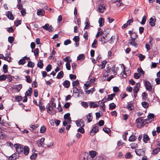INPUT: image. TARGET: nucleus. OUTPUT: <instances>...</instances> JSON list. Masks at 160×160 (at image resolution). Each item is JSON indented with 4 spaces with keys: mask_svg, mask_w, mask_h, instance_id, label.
<instances>
[{
    "mask_svg": "<svg viewBox=\"0 0 160 160\" xmlns=\"http://www.w3.org/2000/svg\"><path fill=\"white\" fill-rule=\"evenodd\" d=\"M79 89H78L77 87H74L73 88V93L77 94H78V91H79Z\"/></svg>",
    "mask_w": 160,
    "mask_h": 160,
    "instance_id": "bf43d9fd",
    "label": "nucleus"
},
{
    "mask_svg": "<svg viewBox=\"0 0 160 160\" xmlns=\"http://www.w3.org/2000/svg\"><path fill=\"white\" fill-rule=\"evenodd\" d=\"M131 148L132 149H135L136 148H138V144L135 143H132L130 144Z\"/></svg>",
    "mask_w": 160,
    "mask_h": 160,
    "instance_id": "c03bdc74",
    "label": "nucleus"
},
{
    "mask_svg": "<svg viewBox=\"0 0 160 160\" xmlns=\"http://www.w3.org/2000/svg\"><path fill=\"white\" fill-rule=\"evenodd\" d=\"M15 25L16 27L18 26V25L21 24V21L20 20H17L14 22Z\"/></svg>",
    "mask_w": 160,
    "mask_h": 160,
    "instance_id": "052dcab7",
    "label": "nucleus"
},
{
    "mask_svg": "<svg viewBox=\"0 0 160 160\" xmlns=\"http://www.w3.org/2000/svg\"><path fill=\"white\" fill-rule=\"evenodd\" d=\"M52 69V66L50 64H48L46 68V70L47 72L50 71Z\"/></svg>",
    "mask_w": 160,
    "mask_h": 160,
    "instance_id": "8fccbe9b",
    "label": "nucleus"
},
{
    "mask_svg": "<svg viewBox=\"0 0 160 160\" xmlns=\"http://www.w3.org/2000/svg\"><path fill=\"white\" fill-rule=\"evenodd\" d=\"M156 22V19L153 18H151L149 19V23L151 27H154L155 25V22Z\"/></svg>",
    "mask_w": 160,
    "mask_h": 160,
    "instance_id": "1a4fd4ad",
    "label": "nucleus"
},
{
    "mask_svg": "<svg viewBox=\"0 0 160 160\" xmlns=\"http://www.w3.org/2000/svg\"><path fill=\"white\" fill-rule=\"evenodd\" d=\"M76 123L78 127H83L84 126V123L81 119L77 121Z\"/></svg>",
    "mask_w": 160,
    "mask_h": 160,
    "instance_id": "0eeeda50",
    "label": "nucleus"
},
{
    "mask_svg": "<svg viewBox=\"0 0 160 160\" xmlns=\"http://www.w3.org/2000/svg\"><path fill=\"white\" fill-rule=\"evenodd\" d=\"M45 139L43 138H41L37 142V145L39 147H43L44 146V142Z\"/></svg>",
    "mask_w": 160,
    "mask_h": 160,
    "instance_id": "423d86ee",
    "label": "nucleus"
},
{
    "mask_svg": "<svg viewBox=\"0 0 160 160\" xmlns=\"http://www.w3.org/2000/svg\"><path fill=\"white\" fill-rule=\"evenodd\" d=\"M98 22L99 24V26L100 27H102L104 25V19L102 18H100L98 20Z\"/></svg>",
    "mask_w": 160,
    "mask_h": 160,
    "instance_id": "412c9836",
    "label": "nucleus"
},
{
    "mask_svg": "<svg viewBox=\"0 0 160 160\" xmlns=\"http://www.w3.org/2000/svg\"><path fill=\"white\" fill-rule=\"evenodd\" d=\"M31 52H33L34 53V55L35 57H38V54L39 52V50L38 48H37L35 49L34 51H33V50H32Z\"/></svg>",
    "mask_w": 160,
    "mask_h": 160,
    "instance_id": "cd10ccee",
    "label": "nucleus"
},
{
    "mask_svg": "<svg viewBox=\"0 0 160 160\" xmlns=\"http://www.w3.org/2000/svg\"><path fill=\"white\" fill-rule=\"evenodd\" d=\"M18 155L16 153L12 154L11 156L9 157L8 158V160H15L18 158Z\"/></svg>",
    "mask_w": 160,
    "mask_h": 160,
    "instance_id": "9b49d317",
    "label": "nucleus"
},
{
    "mask_svg": "<svg viewBox=\"0 0 160 160\" xmlns=\"http://www.w3.org/2000/svg\"><path fill=\"white\" fill-rule=\"evenodd\" d=\"M88 154H85L81 156L82 158H81V160H88Z\"/></svg>",
    "mask_w": 160,
    "mask_h": 160,
    "instance_id": "a18cd8bd",
    "label": "nucleus"
},
{
    "mask_svg": "<svg viewBox=\"0 0 160 160\" xmlns=\"http://www.w3.org/2000/svg\"><path fill=\"white\" fill-rule=\"evenodd\" d=\"M24 154L25 155H27L29 152V148L27 146H25L23 148Z\"/></svg>",
    "mask_w": 160,
    "mask_h": 160,
    "instance_id": "4468645a",
    "label": "nucleus"
},
{
    "mask_svg": "<svg viewBox=\"0 0 160 160\" xmlns=\"http://www.w3.org/2000/svg\"><path fill=\"white\" fill-rule=\"evenodd\" d=\"M106 9L105 5L104 4H101L98 8V12L102 13L104 10Z\"/></svg>",
    "mask_w": 160,
    "mask_h": 160,
    "instance_id": "39448f33",
    "label": "nucleus"
},
{
    "mask_svg": "<svg viewBox=\"0 0 160 160\" xmlns=\"http://www.w3.org/2000/svg\"><path fill=\"white\" fill-rule=\"evenodd\" d=\"M159 152H160V149L157 148L153 150L152 152L153 154L155 155L157 154Z\"/></svg>",
    "mask_w": 160,
    "mask_h": 160,
    "instance_id": "37998d69",
    "label": "nucleus"
},
{
    "mask_svg": "<svg viewBox=\"0 0 160 160\" xmlns=\"http://www.w3.org/2000/svg\"><path fill=\"white\" fill-rule=\"evenodd\" d=\"M26 61H25L24 59L22 58L20 59L18 62V63L19 65H24L26 63Z\"/></svg>",
    "mask_w": 160,
    "mask_h": 160,
    "instance_id": "58836bf2",
    "label": "nucleus"
},
{
    "mask_svg": "<svg viewBox=\"0 0 160 160\" xmlns=\"http://www.w3.org/2000/svg\"><path fill=\"white\" fill-rule=\"evenodd\" d=\"M130 37L131 39H136L138 37V35L137 34L136 32H133L132 34L130 35Z\"/></svg>",
    "mask_w": 160,
    "mask_h": 160,
    "instance_id": "f704fd0d",
    "label": "nucleus"
},
{
    "mask_svg": "<svg viewBox=\"0 0 160 160\" xmlns=\"http://www.w3.org/2000/svg\"><path fill=\"white\" fill-rule=\"evenodd\" d=\"M115 94L113 93L108 96V101L112 100L113 99V97L115 96Z\"/></svg>",
    "mask_w": 160,
    "mask_h": 160,
    "instance_id": "a878e982",
    "label": "nucleus"
},
{
    "mask_svg": "<svg viewBox=\"0 0 160 160\" xmlns=\"http://www.w3.org/2000/svg\"><path fill=\"white\" fill-rule=\"evenodd\" d=\"M79 84V81L78 80H77L75 81H73L72 82V86L73 88L75 87V86H77Z\"/></svg>",
    "mask_w": 160,
    "mask_h": 160,
    "instance_id": "c9c22d12",
    "label": "nucleus"
},
{
    "mask_svg": "<svg viewBox=\"0 0 160 160\" xmlns=\"http://www.w3.org/2000/svg\"><path fill=\"white\" fill-rule=\"evenodd\" d=\"M7 16L10 19L13 20L14 19V17L12 15V12L10 11H8L7 13Z\"/></svg>",
    "mask_w": 160,
    "mask_h": 160,
    "instance_id": "f3484780",
    "label": "nucleus"
},
{
    "mask_svg": "<svg viewBox=\"0 0 160 160\" xmlns=\"http://www.w3.org/2000/svg\"><path fill=\"white\" fill-rule=\"evenodd\" d=\"M135 39H131L130 40V43L131 45L134 46L135 47L137 48L138 46L137 44L135 42Z\"/></svg>",
    "mask_w": 160,
    "mask_h": 160,
    "instance_id": "6ab92c4d",
    "label": "nucleus"
},
{
    "mask_svg": "<svg viewBox=\"0 0 160 160\" xmlns=\"http://www.w3.org/2000/svg\"><path fill=\"white\" fill-rule=\"evenodd\" d=\"M147 17L146 16H144L142 19V20L140 22L141 24L142 25H144L145 24V22L146 21Z\"/></svg>",
    "mask_w": 160,
    "mask_h": 160,
    "instance_id": "ea45409f",
    "label": "nucleus"
},
{
    "mask_svg": "<svg viewBox=\"0 0 160 160\" xmlns=\"http://www.w3.org/2000/svg\"><path fill=\"white\" fill-rule=\"evenodd\" d=\"M89 155L92 158H93L96 155V152L94 151H91L89 152Z\"/></svg>",
    "mask_w": 160,
    "mask_h": 160,
    "instance_id": "4be33fe9",
    "label": "nucleus"
},
{
    "mask_svg": "<svg viewBox=\"0 0 160 160\" xmlns=\"http://www.w3.org/2000/svg\"><path fill=\"white\" fill-rule=\"evenodd\" d=\"M22 88V84H20L17 86L15 88V89L17 90V92H19L20 90Z\"/></svg>",
    "mask_w": 160,
    "mask_h": 160,
    "instance_id": "09e8293b",
    "label": "nucleus"
},
{
    "mask_svg": "<svg viewBox=\"0 0 160 160\" xmlns=\"http://www.w3.org/2000/svg\"><path fill=\"white\" fill-rule=\"evenodd\" d=\"M132 157V155L130 152H128L126 154L125 157L126 158H130Z\"/></svg>",
    "mask_w": 160,
    "mask_h": 160,
    "instance_id": "603ef678",
    "label": "nucleus"
},
{
    "mask_svg": "<svg viewBox=\"0 0 160 160\" xmlns=\"http://www.w3.org/2000/svg\"><path fill=\"white\" fill-rule=\"evenodd\" d=\"M144 85L145 88L147 90L149 91L152 90V86L149 81H145Z\"/></svg>",
    "mask_w": 160,
    "mask_h": 160,
    "instance_id": "20e7f679",
    "label": "nucleus"
},
{
    "mask_svg": "<svg viewBox=\"0 0 160 160\" xmlns=\"http://www.w3.org/2000/svg\"><path fill=\"white\" fill-rule=\"evenodd\" d=\"M14 41V38L12 36H10L8 38V41L10 43L13 42Z\"/></svg>",
    "mask_w": 160,
    "mask_h": 160,
    "instance_id": "6e6d98bb",
    "label": "nucleus"
},
{
    "mask_svg": "<svg viewBox=\"0 0 160 160\" xmlns=\"http://www.w3.org/2000/svg\"><path fill=\"white\" fill-rule=\"evenodd\" d=\"M37 154L35 153H33L30 156V158L31 160L35 159L37 157Z\"/></svg>",
    "mask_w": 160,
    "mask_h": 160,
    "instance_id": "3c124183",
    "label": "nucleus"
},
{
    "mask_svg": "<svg viewBox=\"0 0 160 160\" xmlns=\"http://www.w3.org/2000/svg\"><path fill=\"white\" fill-rule=\"evenodd\" d=\"M25 77L26 78V81L27 82L29 83H30L32 82V80H31L30 76H25Z\"/></svg>",
    "mask_w": 160,
    "mask_h": 160,
    "instance_id": "680f3d73",
    "label": "nucleus"
},
{
    "mask_svg": "<svg viewBox=\"0 0 160 160\" xmlns=\"http://www.w3.org/2000/svg\"><path fill=\"white\" fill-rule=\"evenodd\" d=\"M136 138L135 136L132 135L129 137L128 140L130 142H134L136 140Z\"/></svg>",
    "mask_w": 160,
    "mask_h": 160,
    "instance_id": "b1692460",
    "label": "nucleus"
},
{
    "mask_svg": "<svg viewBox=\"0 0 160 160\" xmlns=\"http://www.w3.org/2000/svg\"><path fill=\"white\" fill-rule=\"evenodd\" d=\"M97 40L95 39L92 45V48H96L97 47Z\"/></svg>",
    "mask_w": 160,
    "mask_h": 160,
    "instance_id": "e433bc0d",
    "label": "nucleus"
},
{
    "mask_svg": "<svg viewBox=\"0 0 160 160\" xmlns=\"http://www.w3.org/2000/svg\"><path fill=\"white\" fill-rule=\"evenodd\" d=\"M116 107V105L114 103H112L109 104V109L110 110H113Z\"/></svg>",
    "mask_w": 160,
    "mask_h": 160,
    "instance_id": "2f4dec72",
    "label": "nucleus"
},
{
    "mask_svg": "<svg viewBox=\"0 0 160 160\" xmlns=\"http://www.w3.org/2000/svg\"><path fill=\"white\" fill-rule=\"evenodd\" d=\"M138 57L140 60L142 61L145 58V56L144 55H142V54H140L138 55Z\"/></svg>",
    "mask_w": 160,
    "mask_h": 160,
    "instance_id": "0e129e2a",
    "label": "nucleus"
},
{
    "mask_svg": "<svg viewBox=\"0 0 160 160\" xmlns=\"http://www.w3.org/2000/svg\"><path fill=\"white\" fill-rule=\"evenodd\" d=\"M107 63V61L106 60L103 61L101 62V64L100 65V67L101 69H102L105 67L106 64Z\"/></svg>",
    "mask_w": 160,
    "mask_h": 160,
    "instance_id": "c756f323",
    "label": "nucleus"
},
{
    "mask_svg": "<svg viewBox=\"0 0 160 160\" xmlns=\"http://www.w3.org/2000/svg\"><path fill=\"white\" fill-rule=\"evenodd\" d=\"M16 152L18 154H21L23 151V146L18 143L15 144L14 145Z\"/></svg>",
    "mask_w": 160,
    "mask_h": 160,
    "instance_id": "f257e3e1",
    "label": "nucleus"
},
{
    "mask_svg": "<svg viewBox=\"0 0 160 160\" xmlns=\"http://www.w3.org/2000/svg\"><path fill=\"white\" fill-rule=\"evenodd\" d=\"M99 131L98 127L96 124H94L92 127L91 131L90 132V134L93 136Z\"/></svg>",
    "mask_w": 160,
    "mask_h": 160,
    "instance_id": "7ed1b4c3",
    "label": "nucleus"
},
{
    "mask_svg": "<svg viewBox=\"0 0 160 160\" xmlns=\"http://www.w3.org/2000/svg\"><path fill=\"white\" fill-rule=\"evenodd\" d=\"M7 78L6 75H3L0 76V81H5Z\"/></svg>",
    "mask_w": 160,
    "mask_h": 160,
    "instance_id": "49530a36",
    "label": "nucleus"
},
{
    "mask_svg": "<svg viewBox=\"0 0 160 160\" xmlns=\"http://www.w3.org/2000/svg\"><path fill=\"white\" fill-rule=\"evenodd\" d=\"M87 118L88 119V122L89 123L91 122L92 120V113H89L87 116Z\"/></svg>",
    "mask_w": 160,
    "mask_h": 160,
    "instance_id": "a211bd4d",
    "label": "nucleus"
},
{
    "mask_svg": "<svg viewBox=\"0 0 160 160\" xmlns=\"http://www.w3.org/2000/svg\"><path fill=\"white\" fill-rule=\"evenodd\" d=\"M141 104L142 106L145 108H147L149 106L148 103L146 102H142Z\"/></svg>",
    "mask_w": 160,
    "mask_h": 160,
    "instance_id": "473e14b6",
    "label": "nucleus"
},
{
    "mask_svg": "<svg viewBox=\"0 0 160 160\" xmlns=\"http://www.w3.org/2000/svg\"><path fill=\"white\" fill-rule=\"evenodd\" d=\"M98 104L99 105L100 107L102 108L103 111L105 112V105L104 104V102H102L101 100H100L98 102Z\"/></svg>",
    "mask_w": 160,
    "mask_h": 160,
    "instance_id": "9d476101",
    "label": "nucleus"
},
{
    "mask_svg": "<svg viewBox=\"0 0 160 160\" xmlns=\"http://www.w3.org/2000/svg\"><path fill=\"white\" fill-rule=\"evenodd\" d=\"M103 130L105 132H106L107 133H109L111 131L110 129L109 128H105V127H104L103 128Z\"/></svg>",
    "mask_w": 160,
    "mask_h": 160,
    "instance_id": "de8ad7c7",
    "label": "nucleus"
},
{
    "mask_svg": "<svg viewBox=\"0 0 160 160\" xmlns=\"http://www.w3.org/2000/svg\"><path fill=\"white\" fill-rule=\"evenodd\" d=\"M51 106L49 103H48L46 106V108L47 109V112L48 113H50V114H52V113L50 112V108H51Z\"/></svg>",
    "mask_w": 160,
    "mask_h": 160,
    "instance_id": "4c0bfd02",
    "label": "nucleus"
},
{
    "mask_svg": "<svg viewBox=\"0 0 160 160\" xmlns=\"http://www.w3.org/2000/svg\"><path fill=\"white\" fill-rule=\"evenodd\" d=\"M4 72L6 73L8 72V66L7 65L4 64L3 67Z\"/></svg>",
    "mask_w": 160,
    "mask_h": 160,
    "instance_id": "13d9d810",
    "label": "nucleus"
},
{
    "mask_svg": "<svg viewBox=\"0 0 160 160\" xmlns=\"http://www.w3.org/2000/svg\"><path fill=\"white\" fill-rule=\"evenodd\" d=\"M63 86L66 88H68L70 85V82L69 81L66 80L63 83Z\"/></svg>",
    "mask_w": 160,
    "mask_h": 160,
    "instance_id": "dca6fc26",
    "label": "nucleus"
},
{
    "mask_svg": "<svg viewBox=\"0 0 160 160\" xmlns=\"http://www.w3.org/2000/svg\"><path fill=\"white\" fill-rule=\"evenodd\" d=\"M85 58V56L83 54H80L77 57V59L80 61H82Z\"/></svg>",
    "mask_w": 160,
    "mask_h": 160,
    "instance_id": "7c9ffc66",
    "label": "nucleus"
},
{
    "mask_svg": "<svg viewBox=\"0 0 160 160\" xmlns=\"http://www.w3.org/2000/svg\"><path fill=\"white\" fill-rule=\"evenodd\" d=\"M45 12L43 10L39 9L38 10L37 14L38 15L44 16Z\"/></svg>",
    "mask_w": 160,
    "mask_h": 160,
    "instance_id": "5701e85b",
    "label": "nucleus"
},
{
    "mask_svg": "<svg viewBox=\"0 0 160 160\" xmlns=\"http://www.w3.org/2000/svg\"><path fill=\"white\" fill-rule=\"evenodd\" d=\"M107 35H105V36H102L99 39V41L101 42V44L104 45L106 42L108 41V40H107L105 38L107 37Z\"/></svg>",
    "mask_w": 160,
    "mask_h": 160,
    "instance_id": "6e6552de",
    "label": "nucleus"
},
{
    "mask_svg": "<svg viewBox=\"0 0 160 160\" xmlns=\"http://www.w3.org/2000/svg\"><path fill=\"white\" fill-rule=\"evenodd\" d=\"M63 75L64 73L63 72L61 71L58 73L57 78L58 79H60L63 76Z\"/></svg>",
    "mask_w": 160,
    "mask_h": 160,
    "instance_id": "c85d7f7f",
    "label": "nucleus"
},
{
    "mask_svg": "<svg viewBox=\"0 0 160 160\" xmlns=\"http://www.w3.org/2000/svg\"><path fill=\"white\" fill-rule=\"evenodd\" d=\"M147 121V120L146 119H142V120H141V121L140 123L139 124L140 126L143 127L145 125L147 124L148 123V122H146Z\"/></svg>",
    "mask_w": 160,
    "mask_h": 160,
    "instance_id": "72a5a7b5",
    "label": "nucleus"
},
{
    "mask_svg": "<svg viewBox=\"0 0 160 160\" xmlns=\"http://www.w3.org/2000/svg\"><path fill=\"white\" fill-rule=\"evenodd\" d=\"M42 62V60H39V61L38 62L37 64V67L40 68V69H42L43 68V64Z\"/></svg>",
    "mask_w": 160,
    "mask_h": 160,
    "instance_id": "aec40b11",
    "label": "nucleus"
},
{
    "mask_svg": "<svg viewBox=\"0 0 160 160\" xmlns=\"http://www.w3.org/2000/svg\"><path fill=\"white\" fill-rule=\"evenodd\" d=\"M150 140V138L147 134H144L143 136V140L145 143H146L148 141Z\"/></svg>",
    "mask_w": 160,
    "mask_h": 160,
    "instance_id": "2eb2a0df",
    "label": "nucleus"
},
{
    "mask_svg": "<svg viewBox=\"0 0 160 160\" xmlns=\"http://www.w3.org/2000/svg\"><path fill=\"white\" fill-rule=\"evenodd\" d=\"M133 102L132 101L128 102L127 105V108L129 110H132L133 109Z\"/></svg>",
    "mask_w": 160,
    "mask_h": 160,
    "instance_id": "f8f14e48",
    "label": "nucleus"
},
{
    "mask_svg": "<svg viewBox=\"0 0 160 160\" xmlns=\"http://www.w3.org/2000/svg\"><path fill=\"white\" fill-rule=\"evenodd\" d=\"M79 37L78 36H75L73 39V41H74L76 42H78L79 40Z\"/></svg>",
    "mask_w": 160,
    "mask_h": 160,
    "instance_id": "338daca9",
    "label": "nucleus"
},
{
    "mask_svg": "<svg viewBox=\"0 0 160 160\" xmlns=\"http://www.w3.org/2000/svg\"><path fill=\"white\" fill-rule=\"evenodd\" d=\"M95 91V89L94 88H91L90 89L88 90H86L85 91V92L87 94H89L91 93H92L93 92Z\"/></svg>",
    "mask_w": 160,
    "mask_h": 160,
    "instance_id": "bb28decb",
    "label": "nucleus"
},
{
    "mask_svg": "<svg viewBox=\"0 0 160 160\" xmlns=\"http://www.w3.org/2000/svg\"><path fill=\"white\" fill-rule=\"evenodd\" d=\"M97 102H91L89 104L90 108H95L99 106V105L97 104Z\"/></svg>",
    "mask_w": 160,
    "mask_h": 160,
    "instance_id": "ddd939ff",
    "label": "nucleus"
},
{
    "mask_svg": "<svg viewBox=\"0 0 160 160\" xmlns=\"http://www.w3.org/2000/svg\"><path fill=\"white\" fill-rule=\"evenodd\" d=\"M140 74L137 73H135L134 74V78L136 79H138L140 78Z\"/></svg>",
    "mask_w": 160,
    "mask_h": 160,
    "instance_id": "69168bd1",
    "label": "nucleus"
},
{
    "mask_svg": "<svg viewBox=\"0 0 160 160\" xmlns=\"http://www.w3.org/2000/svg\"><path fill=\"white\" fill-rule=\"evenodd\" d=\"M81 104L85 108H87L88 107V105L87 102H82Z\"/></svg>",
    "mask_w": 160,
    "mask_h": 160,
    "instance_id": "4d7b16f0",
    "label": "nucleus"
},
{
    "mask_svg": "<svg viewBox=\"0 0 160 160\" xmlns=\"http://www.w3.org/2000/svg\"><path fill=\"white\" fill-rule=\"evenodd\" d=\"M63 60L67 62L70 63L72 62V59L70 56H67L64 58Z\"/></svg>",
    "mask_w": 160,
    "mask_h": 160,
    "instance_id": "393cba45",
    "label": "nucleus"
},
{
    "mask_svg": "<svg viewBox=\"0 0 160 160\" xmlns=\"http://www.w3.org/2000/svg\"><path fill=\"white\" fill-rule=\"evenodd\" d=\"M16 100L19 102L22 100V97L21 96H17L15 97Z\"/></svg>",
    "mask_w": 160,
    "mask_h": 160,
    "instance_id": "e2e57ef3",
    "label": "nucleus"
},
{
    "mask_svg": "<svg viewBox=\"0 0 160 160\" xmlns=\"http://www.w3.org/2000/svg\"><path fill=\"white\" fill-rule=\"evenodd\" d=\"M35 65V64L34 62L32 61H29L28 62L27 64V66L29 67L33 68Z\"/></svg>",
    "mask_w": 160,
    "mask_h": 160,
    "instance_id": "79ce46f5",
    "label": "nucleus"
},
{
    "mask_svg": "<svg viewBox=\"0 0 160 160\" xmlns=\"http://www.w3.org/2000/svg\"><path fill=\"white\" fill-rule=\"evenodd\" d=\"M83 93H83V92L82 91V90L80 88V89H79L78 94H77V95H76L75 96L77 97H79L80 96V94H83Z\"/></svg>",
    "mask_w": 160,
    "mask_h": 160,
    "instance_id": "864d4df0",
    "label": "nucleus"
},
{
    "mask_svg": "<svg viewBox=\"0 0 160 160\" xmlns=\"http://www.w3.org/2000/svg\"><path fill=\"white\" fill-rule=\"evenodd\" d=\"M39 107L40 110L41 112H42L46 110V108L44 106H40Z\"/></svg>",
    "mask_w": 160,
    "mask_h": 160,
    "instance_id": "5fc2aeb1",
    "label": "nucleus"
},
{
    "mask_svg": "<svg viewBox=\"0 0 160 160\" xmlns=\"http://www.w3.org/2000/svg\"><path fill=\"white\" fill-rule=\"evenodd\" d=\"M140 85V83L138 82L136 84L135 86L133 87V92L135 98H136L137 96L138 92L139 90Z\"/></svg>",
    "mask_w": 160,
    "mask_h": 160,
    "instance_id": "f03ea898",
    "label": "nucleus"
},
{
    "mask_svg": "<svg viewBox=\"0 0 160 160\" xmlns=\"http://www.w3.org/2000/svg\"><path fill=\"white\" fill-rule=\"evenodd\" d=\"M69 77L71 79L74 80L76 78V76L75 75L70 74L69 75Z\"/></svg>",
    "mask_w": 160,
    "mask_h": 160,
    "instance_id": "774afa93",
    "label": "nucleus"
},
{
    "mask_svg": "<svg viewBox=\"0 0 160 160\" xmlns=\"http://www.w3.org/2000/svg\"><path fill=\"white\" fill-rule=\"evenodd\" d=\"M46 128L44 126H42L40 129V132L41 133H44L46 131Z\"/></svg>",
    "mask_w": 160,
    "mask_h": 160,
    "instance_id": "a19ab883",
    "label": "nucleus"
}]
</instances>
